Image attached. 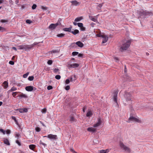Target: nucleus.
<instances>
[{
  "label": "nucleus",
  "instance_id": "40",
  "mask_svg": "<svg viewBox=\"0 0 153 153\" xmlns=\"http://www.w3.org/2000/svg\"><path fill=\"white\" fill-rule=\"evenodd\" d=\"M35 130L37 132H39L40 131V128L38 127H36L35 128Z\"/></svg>",
  "mask_w": 153,
  "mask_h": 153
},
{
  "label": "nucleus",
  "instance_id": "51",
  "mask_svg": "<svg viewBox=\"0 0 153 153\" xmlns=\"http://www.w3.org/2000/svg\"><path fill=\"white\" fill-rule=\"evenodd\" d=\"M70 88V87L69 85H67L66 86L65 88V89L66 90H69Z\"/></svg>",
  "mask_w": 153,
  "mask_h": 153
},
{
  "label": "nucleus",
  "instance_id": "46",
  "mask_svg": "<svg viewBox=\"0 0 153 153\" xmlns=\"http://www.w3.org/2000/svg\"><path fill=\"white\" fill-rule=\"evenodd\" d=\"M53 88V87L51 85H49L47 87V89L48 90H51Z\"/></svg>",
  "mask_w": 153,
  "mask_h": 153
},
{
  "label": "nucleus",
  "instance_id": "10",
  "mask_svg": "<svg viewBox=\"0 0 153 153\" xmlns=\"http://www.w3.org/2000/svg\"><path fill=\"white\" fill-rule=\"evenodd\" d=\"M25 90L28 91H31L33 90V87L32 86H26L25 87Z\"/></svg>",
  "mask_w": 153,
  "mask_h": 153
},
{
  "label": "nucleus",
  "instance_id": "33",
  "mask_svg": "<svg viewBox=\"0 0 153 153\" xmlns=\"http://www.w3.org/2000/svg\"><path fill=\"white\" fill-rule=\"evenodd\" d=\"M89 18H90V19H91L92 21L94 22H96V19L93 18L92 16H90Z\"/></svg>",
  "mask_w": 153,
  "mask_h": 153
},
{
  "label": "nucleus",
  "instance_id": "27",
  "mask_svg": "<svg viewBox=\"0 0 153 153\" xmlns=\"http://www.w3.org/2000/svg\"><path fill=\"white\" fill-rule=\"evenodd\" d=\"M17 48H18V49L23 50H24V45H22L19 46Z\"/></svg>",
  "mask_w": 153,
  "mask_h": 153
},
{
  "label": "nucleus",
  "instance_id": "13",
  "mask_svg": "<svg viewBox=\"0 0 153 153\" xmlns=\"http://www.w3.org/2000/svg\"><path fill=\"white\" fill-rule=\"evenodd\" d=\"M87 130L93 133L96 131V129L92 127H89L87 128Z\"/></svg>",
  "mask_w": 153,
  "mask_h": 153
},
{
  "label": "nucleus",
  "instance_id": "1",
  "mask_svg": "<svg viewBox=\"0 0 153 153\" xmlns=\"http://www.w3.org/2000/svg\"><path fill=\"white\" fill-rule=\"evenodd\" d=\"M131 42L130 41L128 40L126 43L123 44L120 48V51L123 52L126 50L129 47Z\"/></svg>",
  "mask_w": 153,
  "mask_h": 153
},
{
  "label": "nucleus",
  "instance_id": "43",
  "mask_svg": "<svg viewBox=\"0 0 153 153\" xmlns=\"http://www.w3.org/2000/svg\"><path fill=\"white\" fill-rule=\"evenodd\" d=\"M26 22L27 23L30 24L32 22L30 20L27 19L26 20Z\"/></svg>",
  "mask_w": 153,
  "mask_h": 153
},
{
  "label": "nucleus",
  "instance_id": "11",
  "mask_svg": "<svg viewBox=\"0 0 153 153\" xmlns=\"http://www.w3.org/2000/svg\"><path fill=\"white\" fill-rule=\"evenodd\" d=\"M118 93L117 91H115L114 93V101L116 102H117V96Z\"/></svg>",
  "mask_w": 153,
  "mask_h": 153
},
{
  "label": "nucleus",
  "instance_id": "15",
  "mask_svg": "<svg viewBox=\"0 0 153 153\" xmlns=\"http://www.w3.org/2000/svg\"><path fill=\"white\" fill-rule=\"evenodd\" d=\"M3 140L4 143L5 144H6L8 146H9L10 145L9 141L7 139L4 138Z\"/></svg>",
  "mask_w": 153,
  "mask_h": 153
},
{
  "label": "nucleus",
  "instance_id": "62",
  "mask_svg": "<svg viewBox=\"0 0 153 153\" xmlns=\"http://www.w3.org/2000/svg\"><path fill=\"white\" fill-rule=\"evenodd\" d=\"M100 153H106L105 150H102L100 151Z\"/></svg>",
  "mask_w": 153,
  "mask_h": 153
},
{
  "label": "nucleus",
  "instance_id": "24",
  "mask_svg": "<svg viewBox=\"0 0 153 153\" xmlns=\"http://www.w3.org/2000/svg\"><path fill=\"white\" fill-rule=\"evenodd\" d=\"M145 13V11L143 10L142 11H139L138 12L140 15V16H145V13Z\"/></svg>",
  "mask_w": 153,
  "mask_h": 153
},
{
  "label": "nucleus",
  "instance_id": "53",
  "mask_svg": "<svg viewBox=\"0 0 153 153\" xmlns=\"http://www.w3.org/2000/svg\"><path fill=\"white\" fill-rule=\"evenodd\" d=\"M0 131L2 132L4 134H5V131L2 129H0Z\"/></svg>",
  "mask_w": 153,
  "mask_h": 153
},
{
  "label": "nucleus",
  "instance_id": "39",
  "mask_svg": "<svg viewBox=\"0 0 153 153\" xmlns=\"http://www.w3.org/2000/svg\"><path fill=\"white\" fill-rule=\"evenodd\" d=\"M70 121L71 122H73L75 121L74 118L73 117H70Z\"/></svg>",
  "mask_w": 153,
  "mask_h": 153
},
{
  "label": "nucleus",
  "instance_id": "41",
  "mask_svg": "<svg viewBox=\"0 0 153 153\" xmlns=\"http://www.w3.org/2000/svg\"><path fill=\"white\" fill-rule=\"evenodd\" d=\"M47 109L46 108H44L42 110V113H45L46 112Z\"/></svg>",
  "mask_w": 153,
  "mask_h": 153
},
{
  "label": "nucleus",
  "instance_id": "19",
  "mask_svg": "<svg viewBox=\"0 0 153 153\" xmlns=\"http://www.w3.org/2000/svg\"><path fill=\"white\" fill-rule=\"evenodd\" d=\"M71 33L74 35H76L77 34L79 33V31L78 30L76 29L74 30V31H72Z\"/></svg>",
  "mask_w": 153,
  "mask_h": 153
},
{
  "label": "nucleus",
  "instance_id": "59",
  "mask_svg": "<svg viewBox=\"0 0 153 153\" xmlns=\"http://www.w3.org/2000/svg\"><path fill=\"white\" fill-rule=\"evenodd\" d=\"M9 63L11 65H13L14 64V62L13 61H10L9 62Z\"/></svg>",
  "mask_w": 153,
  "mask_h": 153
},
{
  "label": "nucleus",
  "instance_id": "60",
  "mask_svg": "<svg viewBox=\"0 0 153 153\" xmlns=\"http://www.w3.org/2000/svg\"><path fill=\"white\" fill-rule=\"evenodd\" d=\"M23 109L24 112H27L28 111L27 109L26 108H24Z\"/></svg>",
  "mask_w": 153,
  "mask_h": 153
},
{
  "label": "nucleus",
  "instance_id": "34",
  "mask_svg": "<svg viewBox=\"0 0 153 153\" xmlns=\"http://www.w3.org/2000/svg\"><path fill=\"white\" fill-rule=\"evenodd\" d=\"M79 53L78 52L76 51H74L72 53V54L73 56H74L75 55H78Z\"/></svg>",
  "mask_w": 153,
  "mask_h": 153
},
{
  "label": "nucleus",
  "instance_id": "49",
  "mask_svg": "<svg viewBox=\"0 0 153 153\" xmlns=\"http://www.w3.org/2000/svg\"><path fill=\"white\" fill-rule=\"evenodd\" d=\"M29 74V73H27L23 75V77L24 78H26Z\"/></svg>",
  "mask_w": 153,
  "mask_h": 153
},
{
  "label": "nucleus",
  "instance_id": "63",
  "mask_svg": "<svg viewBox=\"0 0 153 153\" xmlns=\"http://www.w3.org/2000/svg\"><path fill=\"white\" fill-rule=\"evenodd\" d=\"M16 143L19 146H20L21 145V143L19 142V141L18 140H17L16 141Z\"/></svg>",
  "mask_w": 153,
  "mask_h": 153
},
{
  "label": "nucleus",
  "instance_id": "5",
  "mask_svg": "<svg viewBox=\"0 0 153 153\" xmlns=\"http://www.w3.org/2000/svg\"><path fill=\"white\" fill-rule=\"evenodd\" d=\"M124 97L126 101H130L131 100V94L127 92H125Z\"/></svg>",
  "mask_w": 153,
  "mask_h": 153
},
{
  "label": "nucleus",
  "instance_id": "3",
  "mask_svg": "<svg viewBox=\"0 0 153 153\" xmlns=\"http://www.w3.org/2000/svg\"><path fill=\"white\" fill-rule=\"evenodd\" d=\"M120 147L126 152L129 153L131 152V149L125 146L123 143L120 142Z\"/></svg>",
  "mask_w": 153,
  "mask_h": 153
},
{
  "label": "nucleus",
  "instance_id": "56",
  "mask_svg": "<svg viewBox=\"0 0 153 153\" xmlns=\"http://www.w3.org/2000/svg\"><path fill=\"white\" fill-rule=\"evenodd\" d=\"M70 80L69 79H67L65 81V83L68 84L69 83Z\"/></svg>",
  "mask_w": 153,
  "mask_h": 153
},
{
  "label": "nucleus",
  "instance_id": "2",
  "mask_svg": "<svg viewBox=\"0 0 153 153\" xmlns=\"http://www.w3.org/2000/svg\"><path fill=\"white\" fill-rule=\"evenodd\" d=\"M39 42H35L31 45H24V50L26 51H28L33 47L35 45L38 44Z\"/></svg>",
  "mask_w": 153,
  "mask_h": 153
},
{
  "label": "nucleus",
  "instance_id": "50",
  "mask_svg": "<svg viewBox=\"0 0 153 153\" xmlns=\"http://www.w3.org/2000/svg\"><path fill=\"white\" fill-rule=\"evenodd\" d=\"M102 6V4H100L98 5H97V8H99L98 7L101 8Z\"/></svg>",
  "mask_w": 153,
  "mask_h": 153
},
{
  "label": "nucleus",
  "instance_id": "54",
  "mask_svg": "<svg viewBox=\"0 0 153 153\" xmlns=\"http://www.w3.org/2000/svg\"><path fill=\"white\" fill-rule=\"evenodd\" d=\"M70 150L73 153H76V152L74 151V149L73 148L70 149Z\"/></svg>",
  "mask_w": 153,
  "mask_h": 153
},
{
  "label": "nucleus",
  "instance_id": "20",
  "mask_svg": "<svg viewBox=\"0 0 153 153\" xmlns=\"http://www.w3.org/2000/svg\"><path fill=\"white\" fill-rule=\"evenodd\" d=\"M83 19V18L82 16H81L79 17H77L75 19V22H77L80 21V20Z\"/></svg>",
  "mask_w": 153,
  "mask_h": 153
},
{
  "label": "nucleus",
  "instance_id": "57",
  "mask_svg": "<svg viewBox=\"0 0 153 153\" xmlns=\"http://www.w3.org/2000/svg\"><path fill=\"white\" fill-rule=\"evenodd\" d=\"M61 20H62L60 18L59 19L57 22L56 23H60V24H59V25H61V23H60V22Z\"/></svg>",
  "mask_w": 153,
  "mask_h": 153
},
{
  "label": "nucleus",
  "instance_id": "35",
  "mask_svg": "<svg viewBox=\"0 0 153 153\" xmlns=\"http://www.w3.org/2000/svg\"><path fill=\"white\" fill-rule=\"evenodd\" d=\"M5 30V29L3 27H2L1 26H0V31L1 32H3Z\"/></svg>",
  "mask_w": 153,
  "mask_h": 153
},
{
  "label": "nucleus",
  "instance_id": "48",
  "mask_svg": "<svg viewBox=\"0 0 153 153\" xmlns=\"http://www.w3.org/2000/svg\"><path fill=\"white\" fill-rule=\"evenodd\" d=\"M80 30L82 31H85V28L82 26V27L80 28Z\"/></svg>",
  "mask_w": 153,
  "mask_h": 153
},
{
  "label": "nucleus",
  "instance_id": "23",
  "mask_svg": "<svg viewBox=\"0 0 153 153\" xmlns=\"http://www.w3.org/2000/svg\"><path fill=\"white\" fill-rule=\"evenodd\" d=\"M35 147L36 146L33 144L30 145L29 146V148L32 150H33Z\"/></svg>",
  "mask_w": 153,
  "mask_h": 153
},
{
  "label": "nucleus",
  "instance_id": "44",
  "mask_svg": "<svg viewBox=\"0 0 153 153\" xmlns=\"http://www.w3.org/2000/svg\"><path fill=\"white\" fill-rule=\"evenodd\" d=\"M52 61L51 60H49L48 62L47 63L48 65H51L52 63Z\"/></svg>",
  "mask_w": 153,
  "mask_h": 153
},
{
  "label": "nucleus",
  "instance_id": "17",
  "mask_svg": "<svg viewBox=\"0 0 153 153\" xmlns=\"http://www.w3.org/2000/svg\"><path fill=\"white\" fill-rule=\"evenodd\" d=\"M76 79V77L75 75L73 76H71L70 77V80L71 82L75 81Z\"/></svg>",
  "mask_w": 153,
  "mask_h": 153
},
{
  "label": "nucleus",
  "instance_id": "47",
  "mask_svg": "<svg viewBox=\"0 0 153 153\" xmlns=\"http://www.w3.org/2000/svg\"><path fill=\"white\" fill-rule=\"evenodd\" d=\"M36 4H33V5L32 8L33 9H35L36 8Z\"/></svg>",
  "mask_w": 153,
  "mask_h": 153
},
{
  "label": "nucleus",
  "instance_id": "45",
  "mask_svg": "<svg viewBox=\"0 0 153 153\" xmlns=\"http://www.w3.org/2000/svg\"><path fill=\"white\" fill-rule=\"evenodd\" d=\"M41 9L44 10H47L48 8L45 7H44L43 6H41Z\"/></svg>",
  "mask_w": 153,
  "mask_h": 153
},
{
  "label": "nucleus",
  "instance_id": "61",
  "mask_svg": "<svg viewBox=\"0 0 153 153\" xmlns=\"http://www.w3.org/2000/svg\"><path fill=\"white\" fill-rule=\"evenodd\" d=\"M1 22L2 23L7 22H8V21L7 20L2 19L1 21Z\"/></svg>",
  "mask_w": 153,
  "mask_h": 153
},
{
  "label": "nucleus",
  "instance_id": "32",
  "mask_svg": "<svg viewBox=\"0 0 153 153\" xmlns=\"http://www.w3.org/2000/svg\"><path fill=\"white\" fill-rule=\"evenodd\" d=\"M34 79V77L33 76H29L28 78V79L29 81H32Z\"/></svg>",
  "mask_w": 153,
  "mask_h": 153
},
{
  "label": "nucleus",
  "instance_id": "30",
  "mask_svg": "<svg viewBox=\"0 0 153 153\" xmlns=\"http://www.w3.org/2000/svg\"><path fill=\"white\" fill-rule=\"evenodd\" d=\"M17 90V88L15 87H13L10 90V91H13Z\"/></svg>",
  "mask_w": 153,
  "mask_h": 153
},
{
  "label": "nucleus",
  "instance_id": "16",
  "mask_svg": "<svg viewBox=\"0 0 153 153\" xmlns=\"http://www.w3.org/2000/svg\"><path fill=\"white\" fill-rule=\"evenodd\" d=\"M72 27H70L68 28L65 27L63 29V30L65 31L69 32H71V31Z\"/></svg>",
  "mask_w": 153,
  "mask_h": 153
},
{
  "label": "nucleus",
  "instance_id": "8",
  "mask_svg": "<svg viewBox=\"0 0 153 153\" xmlns=\"http://www.w3.org/2000/svg\"><path fill=\"white\" fill-rule=\"evenodd\" d=\"M97 121H98L97 122V123L94 125L93 127H94L95 128L98 127L100 126L101 124L102 121L101 120V119L100 117H99L98 118Z\"/></svg>",
  "mask_w": 153,
  "mask_h": 153
},
{
  "label": "nucleus",
  "instance_id": "55",
  "mask_svg": "<svg viewBox=\"0 0 153 153\" xmlns=\"http://www.w3.org/2000/svg\"><path fill=\"white\" fill-rule=\"evenodd\" d=\"M17 92H13V94H12V96L15 97L16 95Z\"/></svg>",
  "mask_w": 153,
  "mask_h": 153
},
{
  "label": "nucleus",
  "instance_id": "22",
  "mask_svg": "<svg viewBox=\"0 0 153 153\" xmlns=\"http://www.w3.org/2000/svg\"><path fill=\"white\" fill-rule=\"evenodd\" d=\"M3 84L4 85V88H6L8 87V83L7 81H4Z\"/></svg>",
  "mask_w": 153,
  "mask_h": 153
},
{
  "label": "nucleus",
  "instance_id": "4",
  "mask_svg": "<svg viewBox=\"0 0 153 153\" xmlns=\"http://www.w3.org/2000/svg\"><path fill=\"white\" fill-rule=\"evenodd\" d=\"M75 44L77 45L78 47L81 48L82 47L84 46V44L83 43L80 41H78L75 43H72L71 44V46H72L73 47L76 46Z\"/></svg>",
  "mask_w": 153,
  "mask_h": 153
},
{
  "label": "nucleus",
  "instance_id": "58",
  "mask_svg": "<svg viewBox=\"0 0 153 153\" xmlns=\"http://www.w3.org/2000/svg\"><path fill=\"white\" fill-rule=\"evenodd\" d=\"M59 69L55 68L54 69L53 71H54V72L56 73L58 72V71H59Z\"/></svg>",
  "mask_w": 153,
  "mask_h": 153
},
{
  "label": "nucleus",
  "instance_id": "64",
  "mask_svg": "<svg viewBox=\"0 0 153 153\" xmlns=\"http://www.w3.org/2000/svg\"><path fill=\"white\" fill-rule=\"evenodd\" d=\"M93 142L95 143H99V141L97 139H95L93 141Z\"/></svg>",
  "mask_w": 153,
  "mask_h": 153
},
{
  "label": "nucleus",
  "instance_id": "31",
  "mask_svg": "<svg viewBox=\"0 0 153 153\" xmlns=\"http://www.w3.org/2000/svg\"><path fill=\"white\" fill-rule=\"evenodd\" d=\"M12 119L15 122H16V123L17 125H18V122H17V120H16V118L14 117V116H12L11 117Z\"/></svg>",
  "mask_w": 153,
  "mask_h": 153
},
{
  "label": "nucleus",
  "instance_id": "14",
  "mask_svg": "<svg viewBox=\"0 0 153 153\" xmlns=\"http://www.w3.org/2000/svg\"><path fill=\"white\" fill-rule=\"evenodd\" d=\"M72 3V4L76 6H78L80 4V3L77 2L76 1H70Z\"/></svg>",
  "mask_w": 153,
  "mask_h": 153
},
{
  "label": "nucleus",
  "instance_id": "36",
  "mask_svg": "<svg viewBox=\"0 0 153 153\" xmlns=\"http://www.w3.org/2000/svg\"><path fill=\"white\" fill-rule=\"evenodd\" d=\"M39 144L40 145H42L44 146V147L47 146L46 144L43 143L41 140H40L39 142Z\"/></svg>",
  "mask_w": 153,
  "mask_h": 153
},
{
  "label": "nucleus",
  "instance_id": "21",
  "mask_svg": "<svg viewBox=\"0 0 153 153\" xmlns=\"http://www.w3.org/2000/svg\"><path fill=\"white\" fill-rule=\"evenodd\" d=\"M92 115V113L91 111H88L87 113L86 116L87 117H91Z\"/></svg>",
  "mask_w": 153,
  "mask_h": 153
},
{
  "label": "nucleus",
  "instance_id": "12",
  "mask_svg": "<svg viewBox=\"0 0 153 153\" xmlns=\"http://www.w3.org/2000/svg\"><path fill=\"white\" fill-rule=\"evenodd\" d=\"M102 38H103L102 43H104L107 41L108 37L107 36L104 35L102 37Z\"/></svg>",
  "mask_w": 153,
  "mask_h": 153
},
{
  "label": "nucleus",
  "instance_id": "7",
  "mask_svg": "<svg viewBox=\"0 0 153 153\" xmlns=\"http://www.w3.org/2000/svg\"><path fill=\"white\" fill-rule=\"evenodd\" d=\"M59 24L60 23H58L56 24H52L49 25L48 28L51 30H54L57 26L59 25Z\"/></svg>",
  "mask_w": 153,
  "mask_h": 153
},
{
  "label": "nucleus",
  "instance_id": "25",
  "mask_svg": "<svg viewBox=\"0 0 153 153\" xmlns=\"http://www.w3.org/2000/svg\"><path fill=\"white\" fill-rule=\"evenodd\" d=\"M60 51V50H52V51H51V53H58Z\"/></svg>",
  "mask_w": 153,
  "mask_h": 153
},
{
  "label": "nucleus",
  "instance_id": "9",
  "mask_svg": "<svg viewBox=\"0 0 153 153\" xmlns=\"http://www.w3.org/2000/svg\"><path fill=\"white\" fill-rule=\"evenodd\" d=\"M44 137H47L51 139L55 140L57 139V136L56 135H53L52 134H50L48 136H44Z\"/></svg>",
  "mask_w": 153,
  "mask_h": 153
},
{
  "label": "nucleus",
  "instance_id": "28",
  "mask_svg": "<svg viewBox=\"0 0 153 153\" xmlns=\"http://www.w3.org/2000/svg\"><path fill=\"white\" fill-rule=\"evenodd\" d=\"M73 68H76L79 66V64L78 63H74L72 64Z\"/></svg>",
  "mask_w": 153,
  "mask_h": 153
},
{
  "label": "nucleus",
  "instance_id": "42",
  "mask_svg": "<svg viewBox=\"0 0 153 153\" xmlns=\"http://www.w3.org/2000/svg\"><path fill=\"white\" fill-rule=\"evenodd\" d=\"M67 66L68 68H73V67L72 66V64H68Z\"/></svg>",
  "mask_w": 153,
  "mask_h": 153
},
{
  "label": "nucleus",
  "instance_id": "29",
  "mask_svg": "<svg viewBox=\"0 0 153 153\" xmlns=\"http://www.w3.org/2000/svg\"><path fill=\"white\" fill-rule=\"evenodd\" d=\"M19 97H24V98H27V96L25 94H24L23 93L21 94L20 95H19Z\"/></svg>",
  "mask_w": 153,
  "mask_h": 153
},
{
  "label": "nucleus",
  "instance_id": "52",
  "mask_svg": "<svg viewBox=\"0 0 153 153\" xmlns=\"http://www.w3.org/2000/svg\"><path fill=\"white\" fill-rule=\"evenodd\" d=\"M17 110H18L21 113H24L23 108L19 109H17Z\"/></svg>",
  "mask_w": 153,
  "mask_h": 153
},
{
  "label": "nucleus",
  "instance_id": "38",
  "mask_svg": "<svg viewBox=\"0 0 153 153\" xmlns=\"http://www.w3.org/2000/svg\"><path fill=\"white\" fill-rule=\"evenodd\" d=\"M55 78L57 79H59L61 78V76L59 75H56L55 76Z\"/></svg>",
  "mask_w": 153,
  "mask_h": 153
},
{
  "label": "nucleus",
  "instance_id": "26",
  "mask_svg": "<svg viewBox=\"0 0 153 153\" xmlns=\"http://www.w3.org/2000/svg\"><path fill=\"white\" fill-rule=\"evenodd\" d=\"M65 35V34L62 33L57 34V36L59 37L62 38L63 37H64Z\"/></svg>",
  "mask_w": 153,
  "mask_h": 153
},
{
  "label": "nucleus",
  "instance_id": "37",
  "mask_svg": "<svg viewBox=\"0 0 153 153\" xmlns=\"http://www.w3.org/2000/svg\"><path fill=\"white\" fill-rule=\"evenodd\" d=\"M77 25L79 27L81 28L83 26V24L82 23H77Z\"/></svg>",
  "mask_w": 153,
  "mask_h": 153
},
{
  "label": "nucleus",
  "instance_id": "18",
  "mask_svg": "<svg viewBox=\"0 0 153 153\" xmlns=\"http://www.w3.org/2000/svg\"><path fill=\"white\" fill-rule=\"evenodd\" d=\"M145 13V16H152L153 15V13L152 12L147 11L146 10L145 11V13Z\"/></svg>",
  "mask_w": 153,
  "mask_h": 153
},
{
  "label": "nucleus",
  "instance_id": "6",
  "mask_svg": "<svg viewBox=\"0 0 153 153\" xmlns=\"http://www.w3.org/2000/svg\"><path fill=\"white\" fill-rule=\"evenodd\" d=\"M130 121H132L133 122H136L138 123L140 122V121L139 119L134 117L133 116L130 117L129 118V121H127L128 122H130Z\"/></svg>",
  "mask_w": 153,
  "mask_h": 153
}]
</instances>
